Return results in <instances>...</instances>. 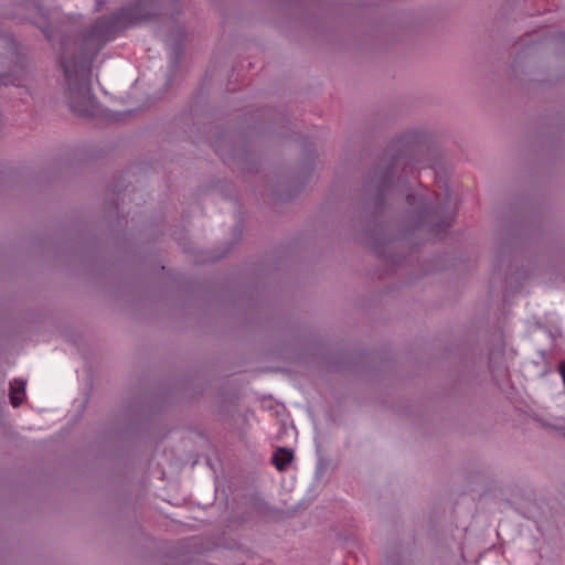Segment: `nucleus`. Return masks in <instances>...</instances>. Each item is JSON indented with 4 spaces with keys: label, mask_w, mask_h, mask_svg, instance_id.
Returning a JSON list of instances; mask_svg holds the SVG:
<instances>
[{
    "label": "nucleus",
    "mask_w": 565,
    "mask_h": 565,
    "mask_svg": "<svg viewBox=\"0 0 565 565\" xmlns=\"http://www.w3.org/2000/svg\"><path fill=\"white\" fill-rule=\"evenodd\" d=\"M62 66L68 82L70 107L79 116L94 117L97 114V103L92 95L89 84L83 81L86 71L84 67L78 68L66 61L62 62Z\"/></svg>",
    "instance_id": "obj_1"
},
{
    "label": "nucleus",
    "mask_w": 565,
    "mask_h": 565,
    "mask_svg": "<svg viewBox=\"0 0 565 565\" xmlns=\"http://www.w3.org/2000/svg\"><path fill=\"white\" fill-rule=\"evenodd\" d=\"M292 459V451L288 448L280 447L274 452L271 461L278 471H284L290 465Z\"/></svg>",
    "instance_id": "obj_2"
},
{
    "label": "nucleus",
    "mask_w": 565,
    "mask_h": 565,
    "mask_svg": "<svg viewBox=\"0 0 565 565\" xmlns=\"http://www.w3.org/2000/svg\"><path fill=\"white\" fill-rule=\"evenodd\" d=\"M25 382L22 380H14L10 384V402L13 407H19L24 398Z\"/></svg>",
    "instance_id": "obj_3"
},
{
    "label": "nucleus",
    "mask_w": 565,
    "mask_h": 565,
    "mask_svg": "<svg viewBox=\"0 0 565 565\" xmlns=\"http://www.w3.org/2000/svg\"><path fill=\"white\" fill-rule=\"evenodd\" d=\"M558 369H559V373H561V375H562V379H563V381H564V383H565V362H562V363L559 364V367H558Z\"/></svg>",
    "instance_id": "obj_4"
}]
</instances>
